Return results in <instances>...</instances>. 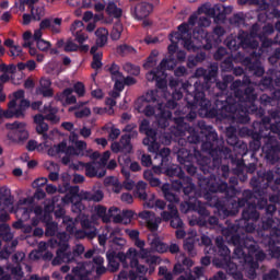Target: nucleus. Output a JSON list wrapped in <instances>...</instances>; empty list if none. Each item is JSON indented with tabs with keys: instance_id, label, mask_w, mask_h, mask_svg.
<instances>
[{
	"instance_id": "6ab92c4d",
	"label": "nucleus",
	"mask_w": 280,
	"mask_h": 280,
	"mask_svg": "<svg viewBox=\"0 0 280 280\" xmlns=\"http://www.w3.org/2000/svg\"><path fill=\"white\" fill-rule=\"evenodd\" d=\"M95 266H104V257L95 256L92 261H85L74 267L72 272L80 280H89V276L95 270Z\"/></svg>"
},
{
	"instance_id": "8fccbe9b",
	"label": "nucleus",
	"mask_w": 280,
	"mask_h": 280,
	"mask_svg": "<svg viewBox=\"0 0 280 280\" xmlns=\"http://www.w3.org/2000/svg\"><path fill=\"white\" fill-rule=\"evenodd\" d=\"M162 191H163L164 198H165V200H167V202H180L178 195H176L172 189H170V184H163Z\"/></svg>"
},
{
	"instance_id": "a878e982",
	"label": "nucleus",
	"mask_w": 280,
	"mask_h": 280,
	"mask_svg": "<svg viewBox=\"0 0 280 280\" xmlns=\"http://www.w3.org/2000/svg\"><path fill=\"white\" fill-rule=\"evenodd\" d=\"M145 138L142 140L143 145L148 147V151L152 154H159L161 144L156 141V130L149 129L144 132Z\"/></svg>"
},
{
	"instance_id": "a19ab883",
	"label": "nucleus",
	"mask_w": 280,
	"mask_h": 280,
	"mask_svg": "<svg viewBox=\"0 0 280 280\" xmlns=\"http://www.w3.org/2000/svg\"><path fill=\"white\" fill-rule=\"evenodd\" d=\"M267 245L269 252L273 259H279L280 257V236L279 237H267Z\"/></svg>"
},
{
	"instance_id": "412c9836",
	"label": "nucleus",
	"mask_w": 280,
	"mask_h": 280,
	"mask_svg": "<svg viewBox=\"0 0 280 280\" xmlns=\"http://www.w3.org/2000/svg\"><path fill=\"white\" fill-rule=\"evenodd\" d=\"M172 187L176 191H183L185 200H194L196 198V185H194V179L189 176L182 179H172Z\"/></svg>"
},
{
	"instance_id": "f8f14e48",
	"label": "nucleus",
	"mask_w": 280,
	"mask_h": 280,
	"mask_svg": "<svg viewBox=\"0 0 280 280\" xmlns=\"http://www.w3.org/2000/svg\"><path fill=\"white\" fill-rule=\"evenodd\" d=\"M218 71H220L218 63L210 65L208 70H206L203 82H195L194 85L189 83H184V91H186V93H196V91H199L205 95V91L210 92L211 89L213 88V84H215L218 80Z\"/></svg>"
},
{
	"instance_id": "7c9ffc66",
	"label": "nucleus",
	"mask_w": 280,
	"mask_h": 280,
	"mask_svg": "<svg viewBox=\"0 0 280 280\" xmlns=\"http://www.w3.org/2000/svg\"><path fill=\"white\" fill-rule=\"evenodd\" d=\"M14 205V198L12 197V191L10 188L3 186L0 188V213L10 209Z\"/></svg>"
},
{
	"instance_id": "20e7f679",
	"label": "nucleus",
	"mask_w": 280,
	"mask_h": 280,
	"mask_svg": "<svg viewBox=\"0 0 280 280\" xmlns=\"http://www.w3.org/2000/svg\"><path fill=\"white\" fill-rule=\"evenodd\" d=\"M185 101L186 108L189 110L188 114L174 118L175 126H177L178 130H187L189 125H187L186 121H194L196 117H198V110L205 113V116L208 117V119L220 117L218 115V109H214L213 106H211V101L207 98L205 93L198 90H196L195 93L186 92Z\"/></svg>"
},
{
	"instance_id": "f704fd0d",
	"label": "nucleus",
	"mask_w": 280,
	"mask_h": 280,
	"mask_svg": "<svg viewBox=\"0 0 280 280\" xmlns=\"http://www.w3.org/2000/svg\"><path fill=\"white\" fill-rule=\"evenodd\" d=\"M215 266H218V268H224V270H226V272L230 275V277H233V279H242V272L237 270V264L231 261V258L215 262Z\"/></svg>"
},
{
	"instance_id": "c85d7f7f",
	"label": "nucleus",
	"mask_w": 280,
	"mask_h": 280,
	"mask_svg": "<svg viewBox=\"0 0 280 280\" xmlns=\"http://www.w3.org/2000/svg\"><path fill=\"white\" fill-rule=\"evenodd\" d=\"M262 231H269L268 237H279L280 236V221L279 219H272L268 217L266 220H262Z\"/></svg>"
},
{
	"instance_id": "5fc2aeb1",
	"label": "nucleus",
	"mask_w": 280,
	"mask_h": 280,
	"mask_svg": "<svg viewBox=\"0 0 280 280\" xmlns=\"http://www.w3.org/2000/svg\"><path fill=\"white\" fill-rule=\"evenodd\" d=\"M106 71H108L112 80H118L119 78H124L121 68L117 63H112L109 67H107Z\"/></svg>"
},
{
	"instance_id": "69168bd1",
	"label": "nucleus",
	"mask_w": 280,
	"mask_h": 280,
	"mask_svg": "<svg viewBox=\"0 0 280 280\" xmlns=\"http://www.w3.org/2000/svg\"><path fill=\"white\" fill-rule=\"evenodd\" d=\"M135 48L128 44H122L117 46L116 48V54H118V56H128V54H135Z\"/></svg>"
},
{
	"instance_id": "c9c22d12",
	"label": "nucleus",
	"mask_w": 280,
	"mask_h": 280,
	"mask_svg": "<svg viewBox=\"0 0 280 280\" xmlns=\"http://www.w3.org/2000/svg\"><path fill=\"white\" fill-rule=\"evenodd\" d=\"M148 242L150 243L152 250H156V253H167V244L161 241L159 234H149Z\"/></svg>"
},
{
	"instance_id": "603ef678",
	"label": "nucleus",
	"mask_w": 280,
	"mask_h": 280,
	"mask_svg": "<svg viewBox=\"0 0 280 280\" xmlns=\"http://www.w3.org/2000/svg\"><path fill=\"white\" fill-rule=\"evenodd\" d=\"M207 60V52L200 51L197 52L196 56H191L188 58V67H197L199 62H205Z\"/></svg>"
},
{
	"instance_id": "5701e85b",
	"label": "nucleus",
	"mask_w": 280,
	"mask_h": 280,
	"mask_svg": "<svg viewBox=\"0 0 280 280\" xmlns=\"http://www.w3.org/2000/svg\"><path fill=\"white\" fill-rule=\"evenodd\" d=\"M7 130H10L8 137L13 141H27L30 132L25 129V122L14 121L5 125Z\"/></svg>"
},
{
	"instance_id": "49530a36",
	"label": "nucleus",
	"mask_w": 280,
	"mask_h": 280,
	"mask_svg": "<svg viewBox=\"0 0 280 280\" xmlns=\"http://www.w3.org/2000/svg\"><path fill=\"white\" fill-rule=\"evenodd\" d=\"M106 14L108 16H113V19H121V15L124 14V11L121 8L117 7V3L115 1H109L105 8Z\"/></svg>"
},
{
	"instance_id": "72a5a7b5",
	"label": "nucleus",
	"mask_w": 280,
	"mask_h": 280,
	"mask_svg": "<svg viewBox=\"0 0 280 280\" xmlns=\"http://www.w3.org/2000/svg\"><path fill=\"white\" fill-rule=\"evenodd\" d=\"M46 121L52 125L60 124V116H58V107H54L51 103L45 104L42 110Z\"/></svg>"
},
{
	"instance_id": "b1692460",
	"label": "nucleus",
	"mask_w": 280,
	"mask_h": 280,
	"mask_svg": "<svg viewBox=\"0 0 280 280\" xmlns=\"http://www.w3.org/2000/svg\"><path fill=\"white\" fill-rule=\"evenodd\" d=\"M243 67H245L246 71L256 78H261L266 70L264 66H261V60L253 59V57H244L242 60Z\"/></svg>"
},
{
	"instance_id": "f3484780",
	"label": "nucleus",
	"mask_w": 280,
	"mask_h": 280,
	"mask_svg": "<svg viewBox=\"0 0 280 280\" xmlns=\"http://www.w3.org/2000/svg\"><path fill=\"white\" fill-rule=\"evenodd\" d=\"M226 34V30L223 26H215L212 33H206L203 36L201 35L200 45L198 46L200 49H206L209 51L213 49V47H218L220 43H222V36Z\"/></svg>"
},
{
	"instance_id": "4d7b16f0",
	"label": "nucleus",
	"mask_w": 280,
	"mask_h": 280,
	"mask_svg": "<svg viewBox=\"0 0 280 280\" xmlns=\"http://www.w3.org/2000/svg\"><path fill=\"white\" fill-rule=\"evenodd\" d=\"M192 211H197V213L199 214V218L197 220H206V218H209L210 212L209 210H207V207H205V205H202V202L196 201V208Z\"/></svg>"
},
{
	"instance_id": "9d476101",
	"label": "nucleus",
	"mask_w": 280,
	"mask_h": 280,
	"mask_svg": "<svg viewBox=\"0 0 280 280\" xmlns=\"http://www.w3.org/2000/svg\"><path fill=\"white\" fill-rule=\"evenodd\" d=\"M172 154V150L170 148H163L155 154L153 159V170H158V172H164L166 176L170 178H175V180H180L186 178L185 171L177 164L170 165V156Z\"/></svg>"
},
{
	"instance_id": "6e6552de",
	"label": "nucleus",
	"mask_w": 280,
	"mask_h": 280,
	"mask_svg": "<svg viewBox=\"0 0 280 280\" xmlns=\"http://www.w3.org/2000/svg\"><path fill=\"white\" fill-rule=\"evenodd\" d=\"M223 141L218 138L217 147L222 153H217V155H212V167L214 170H220V165H222V159L233 161V159H244L246 154H248V144L240 141L237 136L226 137V143L232 145L233 151L223 145Z\"/></svg>"
},
{
	"instance_id": "a211bd4d",
	"label": "nucleus",
	"mask_w": 280,
	"mask_h": 280,
	"mask_svg": "<svg viewBox=\"0 0 280 280\" xmlns=\"http://www.w3.org/2000/svg\"><path fill=\"white\" fill-rule=\"evenodd\" d=\"M136 253L135 247H130L127 253L119 252L118 254L115 252H110L106 254L107 257V270L109 272H117L119 270L120 264H122L124 268H128V260L130 258V254Z\"/></svg>"
},
{
	"instance_id": "09e8293b",
	"label": "nucleus",
	"mask_w": 280,
	"mask_h": 280,
	"mask_svg": "<svg viewBox=\"0 0 280 280\" xmlns=\"http://www.w3.org/2000/svg\"><path fill=\"white\" fill-rule=\"evenodd\" d=\"M74 223L80 222L81 226L85 231H93L95 225H93V222H91V219H89V215L86 214H79L77 219H73Z\"/></svg>"
},
{
	"instance_id": "bf43d9fd",
	"label": "nucleus",
	"mask_w": 280,
	"mask_h": 280,
	"mask_svg": "<svg viewBox=\"0 0 280 280\" xmlns=\"http://www.w3.org/2000/svg\"><path fill=\"white\" fill-rule=\"evenodd\" d=\"M197 198L192 197L191 199H186L185 202L180 205L182 213H189V211H194L196 209Z\"/></svg>"
},
{
	"instance_id": "a18cd8bd",
	"label": "nucleus",
	"mask_w": 280,
	"mask_h": 280,
	"mask_svg": "<svg viewBox=\"0 0 280 280\" xmlns=\"http://www.w3.org/2000/svg\"><path fill=\"white\" fill-rule=\"evenodd\" d=\"M145 189H148V184L143 180L138 182L133 190L135 198L143 201L148 200V191Z\"/></svg>"
},
{
	"instance_id": "c03bdc74",
	"label": "nucleus",
	"mask_w": 280,
	"mask_h": 280,
	"mask_svg": "<svg viewBox=\"0 0 280 280\" xmlns=\"http://www.w3.org/2000/svg\"><path fill=\"white\" fill-rule=\"evenodd\" d=\"M95 45L97 47H106L108 44V30L106 27H100L95 31Z\"/></svg>"
},
{
	"instance_id": "39448f33",
	"label": "nucleus",
	"mask_w": 280,
	"mask_h": 280,
	"mask_svg": "<svg viewBox=\"0 0 280 280\" xmlns=\"http://www.w3.org/2000/svg\"><path fill=\"white\" fill-rule=\"evenodd\" d=\"M177 161L183 165V170H185L189 176H195L197 180L198 176L202 175L198 174V167H196L195 163L199 165L200 172L205 175L213 174V172H215V167H213V160L202 154V152L197 149H194V153H191V151L185 148H179L177 151Z\"/></svg>"
},
{
	"instance_id": "cd10ccee",
	"label": "nucleus",
	"mask_w": 280,
	"mask_h": 280,
	"mask_svg": "<svg viewBox=\"0 0 280 280\" xmlns=\"http://www.w3.org/2000/svg\"><path fill=\"white\" fill-rule=\"evenodd\" d=\"M155 119L159 128L165 130L170 126V119H172V112L163 108V103H158V113Z\"/></svg>"
},
{
	"instance_id": "e2e57ef3",
	"label": "nucleus",
	"mask_w": 280,
	"mask_h": 280,
	"mask_svg": "<svg viewBox=\"0 0 280 280\" xmlns=\"http://www.w3.org/2000/svg\"><path fill=\"white\" fill-rule=\"evenodd\" d=\"M159 56V50H152L150 56L147 58V61L143 63L144 69H152L156 67V58Z\"/></svg>"
},
{
	"instance_id": "13d9d810",
	"label": "nucleus",
	"mask_w": 280,
	"mask_h": 280,
	"mask_svg": "<svg viewBox=\"0 0 280 280\" xmlns=\"http://www.w3.org/2000/svg\"><path fill=\"white\" fill-rule=\"evenodd\" d=\"M246 18L243 12L235 13L233 16L229 19L230 25H234V27H240L244 25Z\"/></svg>"
},
{
	"instance_id": "2f4dec72",
	"label": "nucleus",
	"mask_w": 280,
	"mask_h": 280,
	"mask_svg": "<svg viewBox=\"0 0 280 280\" xmlns=\"http://www.w3.org/2000/svg\"><path fill=\"white\" fill-rule=\"evenodd\" d=\"M215 245L218 248V255L220 257L214 260L215 264H220V261H226V260L231 259V249H229V246H226L224 244V238L217 237Z\"/></svg>"
},
{
	"instance_id": "4c0bfd02",
	"label": "nucleus",
	"mask_w": 280,
	"mask_h": 280,
	"mask_svg": "<svg viewBox=\"0 0 280 280\" xmlns=\"http://www.w3.org/2000/svg\"><path fill=\"white\" fill-rule=\"evenodd\" d=\"M194 273L195 276L191 273V270L186 271L185 275L179 276L177 280H207L203 267H195Z\"/></svg>"
},
{
	"instance_id": "393cba45",
	"label": "nucleus",
	"mask_w": 280,
	"mask_h": 280,
	"mask_svg": "<svg viewBox=\"0 0 280 280\" xmlns=\"http://www.w3.org/2000/svg\"><path fill=\"white\" fill-rule=\"evenodd\" d=\"M152 10H154L152 3L140 2L135 7H131V14L137 21H143V19H148V16H150Z\"/></svg>"
},
{
	"instance_id": "e433bc0d",
	"label": "nucleus",
	"mask_w": 280,
	"mask_h": 280,
	"mask_svg": "<svg viewBox=\"0 0 280 280\" xmlns=\"http://www.w3.org/2000/svg\"><path fill=\"white\" fill-rule=\"evenodd\" d=\"M163 69H170V60L163 59L155 69L148 72L145 75L148 82H156L159 75H163Z\"/></svg>"
},
{
	"instance_id": "052dcab7",
	"label": "nucleus",
	"mask_w": 280,
	"mask_h": 280,
	"mask_svg": "<svg viewBox=\"0 0 280 280\" xmlns=\"http://www.w3.org/2000/svg\"><path fill=\"white\" fill-rule=\"evenodd\" d=\"M68 257L70 258V261L72 264V261H75L77 257H80L81 255L84 254V245L82 244H78L73 247L72 252H67Z\"/></svg>"
},
{
	"instance_id": "37998d69",
	"label": "nucleus",
	"mask_w": 280,
	"mask_h": 280,
	"mask_svg": "<svg viewBox=\"0 0 280 280\" xmlns=\"http://www.w3.org/2000/svg\"><path fill=\"white\" fill-rule=\"evenodd\" d=\"M136 253H131L129 256V264L132 270H136L139 275L145 272V266L139 264V252L135 248Z\"/></svg>"
},
{
	"instance_id": "0e129e2a",
	"label": "nucleus",
	"mask_w": 280,
	"mask_h": 280,
	"mask_svg": "<svg viewBox=\"0 0 280 280\" xmlns=\"http://www.w3.org/2000/svg\"><path fill=\"white\" fill-rule=\"evenodd\" d=\"M119 280H137L139 279V273L135 271V269H131L129 271L122 270L118 275Z\"/></svg>"
},
{
	"instance_id": "4468645a",
	"label": "nucleus",
	"mask_w": 280,
	"mask_h": 280,
	"mask_svg": "<svg viewBox=\"0 0 280 280\" xmlns=\"http://www.w3.org/2000/svg\"><path fill=\"white\" fill-rule=\"evenodd\" d=\"M253 219H244V212H242V218L236 220L235 223H229L226 228L222 230V235L229 242V237L224 234V231H230V235H238L241 238L246 240V237H253L248 234H240V229L246 231V233H253L255 231V223H250Z\"/></svg>"
},
{
	"instance_id": "de8ad7c7",
	"label": "nucleus",
	"mask_w": 280,
	"mask_h": 280,
	"mask_svg": "<svg viewBox=\"0 0 280 280\" xmlns=\"http://www.w3.org/2000/svg\"><path fill=\"white\" fill-rule=\"evenodd\" d=\"M220 223V219L215 215H208L206 219L197 220L198 226H205L206 229H214Z\"/></svg>"
},
{
	"instance_id": "864d4df0",
	"label": "nucleus",
	"mask_w": 280,
	"mask_h": 280,
	"mask_svg": "<svg viewBox=\"0 0 280 280\" xmlns=\"http://www.w3.org/2000/svg\"><path fill=\"white\" fill-rule=\"evenodd\" d=\"M7 269H9L13 276V280L23 279V267H21V264L18 262L15 266L10 264L7 266Z\"/></svg>"
},
{
	"instance_id": "ddd939ff",
	"label": "nucleus",
	"mask_w": 280,
	"mask_h": 280,
	"mask_svg": "<svg viewBox=\"0 0 280 280\" xmlns=\"http://www.w3.org/2000/svg\"><path fill=\"white\" fill-rule=\"evenodd\" d=\"M232 12L233 8L231 5L225 7L222 3L214 4L213 7H211V4H202L198 8L199 14H206V16L214 19L218 23H224V21H226V16Z\"/></svg>"
},
{
	"instance_id": "bb28decb",
	"label": "nucleus",
	"mask_w": 280,
	"mask_h": 280,
	"mask_svg": "<svg viewBox=\"0 0 280 280\" xmlns=\"http://www.w3.org/2000/svg\"><path fill=\"white\" fill-rule=\"evenodd\" d=\"M230 163L234 166L233 174L237 176L241 183H246V180H248V175L244 173L246 172V163L244 162V158H232Z\"/></svg>"
},
{
	"instance_id": "0eeeda50",
	"label": "nucleus",
	"mask_w": 280,
	"mask_h": 280,
	"mask_svg": "<svg viewBox=\"0 0 280 280\" xmlns=\"http://www.w3.org/2000/svg\"><path fill=\"white\" fill-rule=\"evenodd\" d=\"M240 178L237 175L230 177V185L222 180L219 176L210 174L208 177L205 175L198 176V185L203 194H209L211 198H218L215 194H224L225 198H235L237 196V185Z\"/></svg>"
},
{
	"instance_id": "ea45409f",
	"label": "nucleus",
	"mask_w": 280,
	"mask_h": 280,
	"mask_svg": "<svg viewBox=\"0 0 280 280\" xmlns=\"http://www.w3.org/2000/svg\"><path fill=\"white\" fill-rule=\"evenodd\" d=\"M259 30V24L256 23L252 26L249 33L245 31L248 39L247 44H249L250 49H256V47H259V42L255 40V38H259V34H261Z\"/></svg>"
},
{
	"instance_id": "f03ea898",
	"label": "nucleus",
	"mask_w": 280,
	"mask_h": 280,
	"mask_svg": "<svg viewBox=\"0 0 280 280\" xmlns=\"http://www.w3.org/2000/svg\"><path fill=\"white\" fill-rule=\"evenodd\" d=\"M224 234L228 237V244L235 246L234 255L237 259H243L244 268L248 279H257V270L259 261L266 259V253L259 249V245L253 237L242 238L237 234H231V230H225Z\"/></svg>"
},
{
	"instance_id": "58836bf2",
	"label": "nucleus",
	"mask_w": 280,
	"mask_h": 280,
	"mask_svg": "<svg viewBox=\"0 0 280 280\" xmlns=\"http://www.w3.org/2000/svg\"><path fill=\"white\" fill-rule=\"evenodd\" d=\"M60 264H71V258L67 254V245L57 249L56 257L52 259V266H60Z\"/></svg>"
},
{
	"instance_id": "7ed1b4c3",
	"label": "nucleus",
	"mask_w": 280,
	"mask_h": 280,
	"mask_svg": "<svg viewBox=\"0 0 280 280\" xmlns=\"http://www.w3.org/2000/svg\"><path fill=\"white\" fill-rule=\"evenodd\" d=\"M275 180V171H257V176H254L249 185L253 187L257 199V203L252 202L243 210L244 220H253V222H257L259 220V211L257 209L262 210L268 206V189H270V185Z\"/></svg>"
},
{
	"instance_id": "680f3d73",
	"label": "nucleus",
	"mask_w": 280,
	"mask_h": 280,
	"mask_svg": "<svg viewBox=\"0 0 280 280\" xmlns=\"http://www.w3.org/2000/svg\"><path fill=\"white\" fill-rule=\"evenodd\" d=\"M130 136H127L126 133L120 137L119 143L122 147L124 151L127 152V154H130L132 152V143H131Z\"/></svg>"
},
{
	"instance_id": "c756f323",
	"label": "nucleus",
	"mask_w": 280,
	"mask_h": 280,
	"mask_svg": "<svg viewBox=\"0 0 280 280\" xmlns=\"http://www.w3.org/2000/svg\"><path fill=\"white\" fill-rule=\"evenodd\" d=\"M119 211L117 208L112 207L109 209L106 208V206L97 205L94 207V213L95 215L104 222V224H108L110 222V219L115 215L113 212Z\"/></svg>"
},
{
	"instance_id": "473e14b6",
	"label": "nucleus",
	"mask_w": 280,
	"mask_h": 280,
	"mask_svg": "<svg viewBox=\"0 0 280 280\" xmlns=\"http://www.w3.org/2000/svg\"><path fill=\"white\" fill-rule=\"evenodd\" d=\"M37 95H42L46 98L54 97V88H51V80L48 78H42L39 81V86L36 89Z\"/></svg>"
},
{
	"instance_id": "79ce46f5",
	"label": "nucleus",
	"mask_w": 280,
	"mask_h": 280,
	"mask_svg": "<svg viewBox=\"0 0 280 280\" xmlns=\"http://www.w3.org/2000/svg\"><path fill=\"white\" fill-rule=\"evenodd\" d=\"M84 104H86V103H79L72 107H69V113H73V110H75L74 117L77 119H84V117H90L91 108H89V107L82 108V106H84Z\"/></svg>"
},
{
	"instance_id": "338daca9",
	"label": "nucleus",
	"mask_w": 280,
	"mask_h": 280,
	"mask_svg": "<svg viewBox=\"0 0 280 280\" xmlns=\"http://www.w3.org/2000/svg\"><path fill=\"white\" fill-rule=\"evenodd\" d=\"M32 211V208L20 207L15 210V215L22 220H30Z\"/></svg>"
},
{
	"instance_id": "aec40b11",
	"label": "nucleus",
	"mask_w": 280,
	"mask_h": 280,
	"mask_svg": "<svg viewBox=\"0 0 280 280\" xmlns=\"http://www.w3.org/2000/svg\"><path fill=\"white\" fill-rule=\"evenodd\" d=\"M63 224L66 226L67 233L74 235L77 240H84L85 237H88V240H95V237H97V229L78 230L75 229V221L71 217H65Z\"/></svg>"
},
{
	"instance_id": "6e6d98bb",
	"label": "nucleus",
	"mask_w": 280,
	"mask_h": 280,
	"mask_svg": "<svg viewBox=\"0 0 280 280\" xmlns=\"http://www.w3.org/2000/svg\"><path fill=\"white\" fill-rule=\"evenodd\" d=\"M277 73H280V71L276 72V78ZM275 84H277V79H273L270 75H265L260 80V86H262V89H269V91H272V89H275Z\"/></svg>"
},
{
	"instance_id": "2eb2a0df",
	"label": "nucleus",
	"mask_w": 280,
	"mask_h": 280,
	"mask_svg": "<svg viewBox=\"0 0 280 280\" xmlns=\"http://www.w3.org/2000/svg\"><path fill=\"white\" fill-rule=\"evenodd\" d=\"M178 31L172 32L170 34V40L173 44H178L180 40L183 42V45L185 49L188 51L196 50V46L194 45V42L191 40V32H189V24L182 23L178 27Z\"/></svg>"
},
{
	"instance_id": "4be33fe9",
	"label": "nucleus",
	"mask_w": 280,
	"mask_h": 280,
	"mask_svg": "<svg viewBox=\"0 0 280 280\" xmlns=\"http://www.w3.org/2000/svg\"><path fill=\"white\" fill-rule=\"evenodd\" d=\"M225 46L230 51H237L240 49H250L248 44V35L246 31L241 30L237 35L231 34L224 40Z\"/></svg>"
},
{
	"instance_id": "1a4fd4ad",
	"label": "nucleus",
	"mask_w": 280,
	"mask_h": 280,
	"mask_svg": "<svg viewBox=\"0 0 280 280\" xmlns=\"http://www.w3.org/2000/svg\"><path fill=\"white\" fill-rule=\"evenodd\" d=\"M205 200H207V205L209 207L215 209L214 213H217L221 220H225V218H233L240 213V209L253 205V202L247 201L243 197L238 198L237 201L226 205V202L220 199V197H211L209 194H205Z\"/></svg>"
},
{
	"instance_id": "423d86ee",
	"label": "nucleus",
	"mask_w": 280,
	"mask_h": 280,
	"mask_svg": "<svg viewBox=\"0 0 280 280\" xmlns=\"http://www.w3.org/2000/svg\"><path fill=\"white\" fill-rule=\"evenodd\" d=\"M197 126L200 131L192 130L187 137V143L198 145L201 143V151L209 154L210 159L222 154V151L218 149V131L211 125H207L205 120H199Z\"/></svg>"
},
{
	"instance_id": "dca6fc26",
	"label": "nucleus",
	"mask_w": 280,
	"mask_h": 280,
	"mask_svg": "<svg viewBox=\"0 0 280 280\" xmlns=\"http://www.w3.org/2000/svg\"><path fill=\"white\" fill-rule=\"evenodd\" d=\"M262 154L267 163L275 165L280 161V142L277 138L270 136L265 140L261 147Z\"/></svg>"
},
{
	"instance_id": "774afa93",
	"label": "nucleus",
	"mask_w": 280,
	"mask_h": 280,
	"mask_svg": "<svg viewBox=\"0 0 280 280\" xmlns=\"http://www.w3.org/2000/svg\"><path fill=\"white\" fill-rule=\"evenodd\" d=\"M58 205V197H54L45 202L44 213H54L56 211V206Z\"/></svg>"
},
{
	"instance_id": "3c124183",
	"label": "nucleus",
	"mask_w": 280,
	"mask_h": 280,
	"mask_svg": "<svg viewBox=\"0 0 280 280\" xmlns=\"http://www.w3.org/2000/svg\"><path fill=\"white\" fill-rule=\"evenodd\" d=\"M85 200L90 202H102L104 200V191L97 189L95 191H85L83 195Z\"/></svg>"
},
{
	"instance_id": "9b49d317",
	"label": "nucleus",
	"mask_w": 280,
	"mask_h": 280,
	"mask_svg": "<svg viewBox=\"0 0 280 280\" xmlns=\"http://www.w3.org/2000/svg\"><path fill=\"white\" fill-rule=\"evenodd\" d=\"M218 71H220L218 63L210 65L208 70H206L203 82H195L194 85L189 83H184V91H186V93H196V91H199L205 95V91L210 92L211 89L213 88V84H215L218 80Z\"/></svg>"
},
{
	"instance_id": "f257e3e1",
	"label": "nucleus",
	"mask_w": 280,
	"mask_h": 280,
	"mask_svg": "<svg viewBox=\"0 0 280 280\" xmlns=\"http://www.w3.org/2000/svg\"><path fill=\"white\" fill-rule=\"evenodd\" d=\"M250 84V78L244 77L243 80H235L232 83V89H234V96H228L224 101L215 100L212 108L218 110L219 117L226 118L229 115H233L237 124H248L250 121L252 115H259L264 117L266 115V109L259 107L255 104L257 102V93H255V88L247 85ZM246 86L242 89V86Z\"/></svg>"
}]
</instances>
